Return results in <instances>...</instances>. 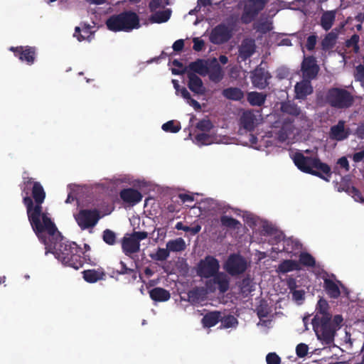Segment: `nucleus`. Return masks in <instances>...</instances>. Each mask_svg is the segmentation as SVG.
<instances>
[{"label": "nucleus", "mask_w": 364, "mask_h": 364, "mask_svg": "<svg viewBox=\"0 0 364 364\" xmlns=\"http://www.w3.org/2000/svg\"><path fill=\"white\" fill-rule=\"evenodd\" d=\"M20 188L28 221L39 240L45 245L46 255L52 252L64 265L75 269L81 268L84 264L81 247L74 242L65 241L43 210L46 193L41 183L31 177H23Z\"/></svg>", "instance_id": "f257e3e1"}, {"label": "nucleus", "mask_w": 364, "mask_h": 364, "mask_svg": "<svg viewBox=\"0 0 364 364\" xmlns=\"http://www.w3.org/2000/svg\"><path fill=\"white\" fill-rule=\"evenodd\" d=\"M343 319L341 315L332 317L314 316L311 321L313 329L317 338L326 345H330L334 341L336 331L341 327Z\"/></svg>", "instance_id": "f03ea898"}, {"label": "nucleus", "mask_w": 364, "mask_h": 364, "mask_svg": "<svg viewBox=\"0 0 364 364\" xmlns=\"http://www.w3.org/2000/svg\"><path fill=\"white\" fill-rule=\"evenodd\" d=\"M293 161L300 171L318 176L326 181H330L332 175L331 167L318 158L305 156L300 152H296Z\"/></svg>", "instance_id": "7ed1b4c3"}, {"label": "nucleus", "mask_w": 364, "mask_h": 364, "mask_svg": "<svg viewBox=\"0 0 364 364\" xmlns=\"http://www.w3.org/2000/svg\"><path fill=\"white\" fill-rule=\"evenodd\" d=\"M107 28L113 32H129L140 28L139 16L134 11H124L118 14L112 15L106 21Z\"/></svg>", "instance_id": "20e7f679"}, {"label": "nucleus", "mask_w": 364, "mask_h": 364, "mask_svg": "<svg viewBox=\"0 0 364 364\" xmlns=\"http://www.w3.org/2000/svg\"><path fill=\"white\" fill-rule=\"evenodd\" d=\"M325 99L328 105L338 109L350 108L354 102L353 95L348 90L340 87L328 89Z\"/></svg>", "instance_id": "39448f33"}, {"label": "nucleus", "mask_w": 364, "mask_h": 364, "mask_svg": "<svg viewBox=\"0 0 364 364\" xmlns=\"http://www.w3.org/2000/svg\"><path fill=\"white\" fill-rule=\"evenodd\" d=\"M74 218L82 230L93 228L101 218L100 211L97 208H82L74 214Z\"/></svg>", "instance_id": "423d86ee"}, {"label": "nucleus", "mask_w": 364, "mask_h": 364, "mask_svg": "<svg viewBox=\"0 0 364 364\" xmlns=\"http://www.w3.org/2000/svg\"><path fill=\"white\" fill-rule=\"evenodd\" d=\"M207 291L215 293L217 290L220 294H225L230 288V277L223 272H218L217 274L207 279L205 283Z\"/></svg>", "instance_id": "0eeeda50"}, {"label": "nucleus", "mask_w": 364, "mask_h": 364, "mask_svg": "<svg viewBox=\"0 0 364 364\" xmlns=\"http://www.w3.org/2000/svg\"><path fill=\"white\" fill-rule=\"evenodd\" d=\"M269 0H247L244 6L240 20L242 23L248 24L253 21L259 13L262 11Z\"/></svg>", "instance_id": "6e6552de"}, {"label": "nucleus", "mask_w": 364, "mask_h": 364, "mask_svg": "<svg viewBox=\"0 0 364 364\" xmlns=\"http://www.w3.org/2000/svg\"><path fill=\"white\" fill-rule=\"evenodd\" d=\"M220 270V263L218 259L211 255H207L200 259L196 267L197 275L201 278L209 279Z\"/></svg>", "instance_id": "1a4fd4ad"}, {"label": "nucleus", "mask_w": 364, "mask_h": 364, "mask_svg": "<svg viewBox=\"0 0 364 364\" xmlns=\"http://www.w3.org/2000/svg\"><path fill=\"white\" fill-rule=\"evenodd\" d=\"M247 268V261L239 254H231L224 264V269L232 277L243 274Z\"/></svg>", "instance_id": "9d476101"}, {"label": "nucleus", "mask_w": 364, "mask_h": 364, "mask_svg": "<svg viewBox=\"0 0 364 364\" xmlns=\"http://www.w3.org/2000/svg\"><path fill=\"white\" fill-rule=\"evenodd\" d=\"M233 28L221 23L214 27L209 36L210 41L215 45L227 43L232 37Z\"/></svg>", "instance_id": "9b49d317"}, {"label": "nucleus", "mask_w": 364, "mask_h": 364, "mask_svg": "<svg viewBox=\"0 0 364 364\" xmlns=\"http://www.w3.org/2000/svg\"><path fill=\"white\" fill-rule=\"evenodd\" d=\"M9 50L14 53L15 57L22 62H26L28 65H33L36 60L37 49L34 46H12L9 48Z\"/></svg>", "instance_id": "f8f14e48"}, {"label": "nucleus", "mask_w": 364, "mask_h": 364, "mask_svg": "<svg viewBox=\"0 0 364 364\" xmlns=\"http://www.w3.org/2000/svg\"><path fill=\"white\" fill-rule=\"evenodd\" d=\"M271 77V74L262 68L261 64L255 68L250 75L253 86L260 90L264 89L269 85V80Z\"/></svg>", "instance_id": "ddd939ff"}, {"label": "nucleus", "mask_w": 364, "mask_h": 364, "mask_svg": "<svg viewBox=\"0 0 364 364\" xmlns=\"http://www.w3.org/2000/svg\"><path fill=\"white\" fill-rule=\"evenodd\" d=\"M301 71L304 79L311 80L316 77L319 67L314 56L304 57L301 63Z\"/></svg>", "instance_id": "4468645a"}, {"label": "nucleus", "mask_w": 364, "mask_h": 364, "mask_svg": "<svg viewBox=\"0 0 364 364\" xmlns=\"http://www.w3.org/2000/svg\"><path fill=\"white\" fill-rule=\"evenodd\" d=\"M119 196L124 203L134 206L141 202L143 196L138 190L133 188H124L120 191Z\"/></svg>", "instance_id": "2eb2a0df"}, {"label": "nucleus", "mask_w": 364, "mask_h": 364, "mask_svg": "<svg viewBox=\"0 0 364 364\" xmlns=\"http://www.w3.org/2000/svg\"><path fill=\"white\" fill-rule=\"evenodd\" d=\"M345 121L339 120L337 124L332 126L329 132V137L336 141H343L350 135V129L345 128Z\"/></svg>", "instance_id": "dca6fc26"}, {"label": "nucleus", "mask_w": 364, "mask_h": 364, "mask_svg": "<svg viewBox=\"0 0 364 364\" xmlns=\"http://www.w3.org/2000/svg\"><path fill=\"white\" fill-rule=\"evenodd\" d=\"M255 41L252 38H245L244 39L241 45L239 46L238 52L239 55L238 58H240L242 61H246L248 58H250L255 52Z\"/></svg>", "instance_id": "f3484780"}, {"label": "nucleus", "mask_w": 364, "mask_h": 364, "mask_svg": "<svg viewBox=\"0 0 364 364\" xmlns=\"http://www.w3.org/2000/svg\"><path fill=\"white\" fill-rule=\"evenodd\" d=\"M188 88L196 95H201L205 93V88L202 80L195 73H188Z\"/></svg>", "instance_id": "a211bd4d"}, {"label": "nucleus", "mask_w": 364, "mask_h": 364, "mask_svg": "<svg viewBox=\"0 0 364 364\" xmlns=\"http://www.w3.org/2000/svg\"><path fill=\"white\" fill-rule=\"evenodd\" d=\"M296 97L300 100H304L308 95H311L314 90L311 84V80L304 79L297 82L294 87Z\"/></svg>", "instance_id": "6ab92c4d"}, {"label": "nucleus", "mask_w": 364, "mask_h": 364, "mask_svg": "<svg viewBox=\"0 0 364 364\" xmlns=\"http://www.w3.org/2000/svg\"><path fill=\"white\" fill-rule=\"evenodd\" d=\"M187 74L195 73L198 74L201 76H205L208 72V66L207 62L203 59H197L196 60L191 62L186 66Z\"/></svg>", "instance_id": "aec40b11"}, {"label": "nucleus", "mask_w": 364, "mask_h": 364, "mask_svg": "<svg viewBox=\"0 0 364 364\" xmlns=\"http://www.w3.org/2000/svg\"><path fill=\"white\" fill-rule=\"evenodd\" d=\"M207 75H208L210 80L215 83H218L223 79L224 71L215 58L213 59L212 63L208 67Z\"/></svg>", "instance_id": "412c9836"}, {"label": "nucleus", "mask_w": 364, "mask_h": 364, "mask_svg": "<svg viewBox=\"0 0 364 364\" xmlns=\"http://www.w3.org/2000/svg\"><path fill=\"white\" fill-rule=\"evenodd\" d=\"M122 249L126 255L130 256L139 251L140 243H138L131 235L124 236L122 240Z\"/></svg>", "instance_id": "4be33fe9"}, {"label": "nucleus", "mask_w": 364, "mask_h": 364, "mask_svg": "<svg viewBox=\"0 0 364 364\" xmlns=\"http://www.w3.org/2000/svg\"><path fill=\"white\" fill-rule=\"evenodd\" d=\"M82 274L84 280L88 283H95L104 280L106 276L102 268L84 270Z\"/></svg>", "instance_id": "5701e85b"}, {"label": "nucleus", "mask_w": 364, "mask_h": 364, "mask_svg": "<svg viewBox=\"0 0 364 364\" xmlns=\"http://www.w3.org/2000/svg\"><path fill=\"white\" fill-rule=\"evenodd\" d=\"M257 117L252 111H245L240 117L241 126L247 131H253L256 127Z\"/></svg>", "instance_id": "b1692460"}, {"label": "nucleus", "mask_w": 364, "mask_h": 364, "mask_svg": "<svg viewBox=\"0 0 364 364\" xmlns=\"http://www.w3.org/2000/svg\"><path fill=\"white\" fill-rule=\"evenodd\" d=\"M91 26L87 23H82L81 27L76 26L75 28L74 37L79 41L87 40L90 41L93 38L94 32L91 31Z\"/></svg>", "instance_id": "393cba45"}, {"label": "nucleus", "mask_w": 364, "mask_h": 364, "mask_svg": "<svg viewBox=\"0 0 364 364\" xmlns=\"http://www.w3.org/2000/svg\"><path fill=\"white\" fill-rule=\"evenodd\" d=\"M151 299L157 302H164L168 301L171 294L169 291L161 287H155L149 291Z\"/></svg>", "instance_id": "a878e982"}, {"label": "nucleus", "mask_w": 364, "mask_h": 364, "mask_svg": "<svg viewBox=\"0 0 364 364\" xmlns=\"http://www.w3.org/2000/svg\"><path fill=\"white\" fill-rule=\"evenodd\" d=\"M221 313L220 311H211L204 315L202 318L203 327L210 328L215 326L220 321Z\"/></svg>", "instance_id": "bb28decb"}, {"label": "nucleus", "mask_w": 364, "mask_h": 364, "mask_svg": "<svg viewBox=\"0 0 364 364\" xmlns=\"http://www.w3.org/2000/svg\"><path fill=\"white\" fill-rule=\"evenodd\" d=\"M323 287L327 294L333 299H337L341 295V291L338 285L330 279H325Z\"/></svg>", "instance_id": "cd10ccee"}, {"label": "nucleus", "mask_w": 364, "mask_h": 364, "mask_svg": "<svg viewBox=\"0 0 364 364\" xmlns=\"http://www.w3.org/2000/svg\"><path fill=\"white\" fill-rule=\"evenodd\" d=\"M267 98V95L258 92H248L247 100L252 106H262L264 104Z\"/></svg>", "instance_id": "c85d7f7f"}, {"label": "nucleus", "mask_w": 364, "mask_h": 364, "mask_svg": "<svg viewBox=\"0 0 364 364\" xmlns=\"http://www.w3.org/2000/svg\"><path fill=\"white\" fill-rule=\"evenodd\" d=\"M299 263L293 259H285L282 261L278 266V272L285 274L293 270H300Z\"/></svg>", "instance_id": "c756f323"}, {"label": "nucleus", "mask_w": 364, "mask_h": 364, "mask_svg": "<svg viewBox=\"0 0 364 364\" xmlns=\"http://www.w3.org/2000/svg\"><path fill=\"white\" fill-rule=\"evenodd\" d=\"M222 94L226 99L235 101H240L244 97V92L238 87L225 88Z\"/></svg>", "instance_id": "7c9ffc66"}, {"label": "nucleus", "mask_w": 364, "mask_h": 364, "mask_svg": "<svg viewBox=\"0 0 364 364\" xmlns=\"http://www.w3.org/2000/svg\"><path fill=\"white\" fill-rule=\"evenodd\" d=\"M205 294L203 289L195 287L188 292V301L192 304H198L203 299Z\"/></svg>", "instance_id": "2f4dec72"}, {"label": "nucleus", "mask_w": 364, "mask_h": 364, "mask_svg": "<svg viewBox=\"0 0 364 364\" xmlns=\"http://www.w3.org/2000/svg\"><path fill=\"white\" fill-rule=\"evenodd\" d=\"M166 247L170 252H181L183 251L186 246L184 240L181 237L175 240H171L166 243Z\"/></svg>", "instance_id": "473e14b6"}, {"label": "nucleus", "mask_w": 364, "mask_h": 364, "mask_svg": "<svg viewBox=\"0 0 364 364\" xmlns=\"http://www.w3.org/2000/svg\"><path fill=\"white\" fill-rule=\"evenodd\" d=\"M281 110L284 113L294 117H298L301 113V109L297 105L290 101L282 102L281 105Z\"/></svg>", "instance_id": "72a5a7b5"}, {"label": "nucleus", "mask_w": 364, "mask_h": 364, "mask_svg": "<svg viewBox=\"0 0 364 364\" xmlns=\"http://www.w3.org/2000/svg\"><path fill=\"white\" fill-rule=\"evenodd\" d=\"M171 15V11L168 9L157 11L152 14L150 17V20L153 23H161L168 21Z\"/></svg>", "instance_id": "f704fd0d"}, {"label": "nucleus", "mask_w": 364, "mask_h": 364, "mask_svg": "<svg viewBox=\"0 0 364 364\" xmlns=\"http://www.w3.org/2000/svg\"><path fill=\"white\" fill-rule=\"evenodd\" d=\"M238 287L242 294L247 295L251 293L254 290V285L250 275H246L240 282H239Z\"/></svg>", "instance_id": "c9c22d12"}, {"label": "nucleus", "mask_w": 364, "mask_h": 364, "mask_svg": "<svg viewBox=\"0 0 364 364\" xmlns=\"http://www.w3.org/2000/svg\"><path fill=\"white\" fill-rule=\"evenodd\" d=\"M335 13L332 11L324 12L321 18V26L325 31H328L335 21Z\"/></svg>", "instance_id": "e433bc0d"}, {"label": "nucleus", "mask_w": 364, "mask_h": 364, "mask_svg": "<svg viewBox=\"0 0 364 364\" xmlns=\"http://www.w3.org/2000/svg\"><path fill=\"white\" fill-rule=\"evenodd\" d=\"M329 309V305L328 301L321 298L316 304V314L315 316H318L321 318V316H323V317H332L331 314L328 312Z\"/></svg>", "instance_id": "4c0bfd02"}, {"label": "nucleus", "mask_w": 364, "mask_h": 364, "mask_svg": "<svg viewBox=\"0 0 364 364\" xmlns=\"http://www.w3.org/2000/svg\"><path fill=\"white\" fill-rule=\"evenodd\" d=\"M337 39V34L334 32H330L324 37L321 41V48L323 50H328L334 47Z\"/></svg>", "instance_id": "58836bf2"}, {"label": "nucleus", "mask_w": 364, "mask_h": 364, "mask_svg": "<svg viewBox=\"0 0 364 364\" xmlns=\"http://www.w3.org/2000/svg\"><path fill=\"white\" fill-rule=\"evenodd\" d=\"M220 223L223 227L230 229H239L241 223L239 220L228 215H222L220 217Z\"/></svg>", "instance_id": "ea45409f"}, {"label": "nucleus", "mask_w": 364, "mask_h": 364, "mask_svg": "<svg viewBox=\"0 0 364 364\" xmlns=\"http://www.w3.org/2000/svg\"><path fill=\"white\" fill-rule=\"evenodd\" d=\"M299 265L302 264L308 267H314L316 265V260L314 257L308 252H301L299 257Z\"/></svg>", "instance_id": "a19ab883"}, {"label": "nucleus", "mask_w": 364, "mask_h": 364, "mask_svg": "<svg viewBox=\"0 0 364 364\" xmlns=\"http://www.w3.org/2000/svg\"><path fill=\"white\" fill-rule=\"evenodd\" d=\"M119 264L121 265V268L120 269L114 270L112 272L114 275L129 274L134 280L136 279L137 273L134 269L127 267V264L123 261H120Z\"/></svg>", "instance_id": "79ce46f5"}, {"label": "nucleus", "mask_w": 364, "mask_h": 364, "mask_svg": "<svg viewBox=\"0 0 364 364\" xmlns=\"http://www.w3.org/2000/svg\"><path fill=\"white\" fill-rule=\"evenodd\" d=\"M291 132L290 124H284L277 134L278 140L281 142L285 141Z\"/></svg>", "instance_id": "37998d69"}, {"label": "nucleus", "mask_w": 364, "mask_h": 364, "mask_svg": "<svg viewBox=\"0 0 364 364\" xmlns=\"http://www.w3.org/2000/svg\"><path fill=\"white\" fill-rule=\"evenodd\" d=\"M103 241L109 245H114L116 243V234L109 229H106L102 233Z\"/></svg>", "instance_id": "c03bdc74"}, {"label": "nucleus", "mask_w": 364, "mask_h": 364, "mask_svg": "<svg viewBox=\"0 0 364 364\" xmlns=\"http://www.w3.org/2000/svg\"><path fill=\"white\" fill-rule=\"evenodd\" d=\"M180 123H175L174 121L171 120L162 125V129L166 132L177 133L181 129Z\"/></svg>", "instance_id": "a18cd8bd"}, {"label": "nucleus", "mask_w": 364, "mask_h": 364, "mask_svg": "<svg viewBox=\"0 0 364 364\" xmlns=\"http://www.w3.org/2000/svg\"><path fill=\"white\" fill-rule=\"evenodd\" d=\"M221 327L228 328L237 324V318L232 315H228L224 318L220 317Z\"/></svg>", "instance_id": "49530a36"}, {"label": "nucleus", "mask_w": 364, "mask_h": 364, "mask_svg": "<svg viewBox=\"0 0 364 364\" xmlns=\"http://www.w3.org/2000/svg\"><path fill=\"white\" fill-rule=\"evenodd\" d=\"M169 251L168 248H158L154 256H152V258L157 261H164L169 257Z\"/></svg>", "instance_id": "de8ad7c7"}, {"label": "nucleus", "mask_w": 364, "mask_h": 364, "mask_svg": "<svg viewBox=\"0 0 364 364\" xmlns=\"http://www.w3.org/2000/svg\"><path fill=\"white\" fill-rule=\"evenodd\" d=\"M360 40V37L358 34H353L350 39L346 41V46L347 47H353V50L355 53H358L360 50V47L358 46V42Z\"/></svg>", "instance_id": "09e8293b"}, {"label": "nucleus", "mask_w": 364, "mask_h": 364, "mask_svg": "<svg viewBox=\"0 0 364 364\" xmlns=\"http://www.w3.org/2000/svg\"><path fill=\"white\" fill-rule=\"evenodd\" d=\"M196 128L203 132H209L213 128V124L209 119H201L197 123Z\"/></svg>", "instance_id": "8fccbe9b"}, {"label": "nucleus", "mask_w": 364, "mask_h": 364, "mask_svg": "<svg viewBox=\"0 0 364 364\" xmlns=\"http://www.w3.org/2000/svg\"><path fill=\"white\" fill-rule=\"evenodd\" d=\"M309 350V347L306 344L301 343L296 347V353L299 358H304Z\"/></svg>", "instance_id": "3c124183"}, {"label": "nucleus", "mask_w": 364, "mask_h": 364, "mask_svg": "<svg viewBox=\"0 0 364 364\" xmlns=\"http://www.w3.org/2000/svg\"><path fill=\"white\" fill-rule=\"evenodd\" d=\"M267 364H281V358L276 353H269L266 356Z\"/></svg>", "instance_id": "603ef678"}, {"label": "nucleus", "mask_w": 364, "mask_h": 364, "mask_svg": "<svg viewBox=\"0 0 364 364\" xmlns=\"http://www.w3.org/2000/svg\"><path fill=\"white\" fill-rule=\"evenodd\" d=\"M317 41V36L314 34L309 36L307 38L306 43V48L308 50L311 51L314 50Z\"/></svg>", "instance_id": "864d4df0"}, {"label": "nucleus", "mask_w": 364, "mask_h": 364, "mask_svg": "<svg viewBox=\"0 0 364 364\" xmlns=\"http://www.w3.org/2000/svg\"><path fill=\"white\" fill-rule=\"evenodd\" d=\"M197 141L201 144L206 145L210 143V136L205 133L198 134L195 136Z\"/></svg>", "instance_id": "5fc2aeb1"}, {"label": "nucleus", "mask_w": 364, "mask_h": 364, "mask_svg": "<svg viewBox=\"0 0 364 364\" xmlns=\"http://www.w3.org/2000/svg\"><path fill=\"white\" fill-rule=\"evenodd\" d=\"M193 48L195 51L199 52L201 51L205 47V42L203 40L200 39L199 38H194L193 39Z\"/></svg>", "instance_id": "6e6d98bb"}, {"label": "nucleus", "mask_w": 364, "mask_h": 364, "mask_svg": "<svg viewBox=\"0 0 364 364\" xmlns=\"http://www.w3.org/2000/svg\"><path fill=\"white\" fill-rule=\"evenodd\" d=\"M131 236L136 241L140 243V241L147 238L148 233L145 231H134Z\"/></svg>", "instance_id": "4d7b16f0"}, {"label": "nucleus", "mask_w": 364, "mask_h": 364, "mask_svg": "<svg viewBox=\"0 0 364 364\" xmlns=\"http://www.w3.org/2000/svg\"><path fill=\"white\" fill-rule=\"evenodd\" d=\"M255 28H256L257 31L265 33L271 31L272 27L269 23L262 22L258 23L256 26H255Z\"/></svg>", "instance_id": "13d9d810"}, {"label": "nucleus", "mask_w": 364, "mask_h": 364, "mask_svg": "<svg viewBox=\"0 0 364 364\" xmlns=\"http://www.w3.org/2000/svg\"><path fill=\"white\" fill-rule=\"evenodd\" d=\"M349 193H350V194L352 195V196L355 198V200L356 201H363L364 200V198H363L360 191L358 189H357L355 187L352 186L349 189Z\"/></svg>", "instance_id": "bf43d9fd"}, {"label": "nucleus", "mask_w": 364, "mask_h": 364, "mask_svg": "<svg viewBox=\"0 0 364 364\" xmlns=\"http://www.w3.org/2000/svg\"><path fill=\"white\" fill-rule=\"evenodd\" d=\"M292 298L295 301H301L304 299V291L294 289L291 292Z\"/></svg>", "instance_id": "052dcab7"}, {"label": "nucleus", "mask_w": 364, "mask_h": 364, "mask_svg": "<svg viewBox=\"0 0 364 364\" xmlns=\"http://www.w3.org/2000/svg\"><path fill=\"white\" fill-rule=\"evenodd\" d=\"M183 47H184V41L183 39H179V40L176 41L172 46L173 50L176 52L181 51L183 50Z\"/></svg>", "instance_id": "680f3d73"}, {"label": "nucleus", "mask_w": 364, "mask_h": 364, "mask_svg": "<svg viewBox=\"0 0 364 364\" xmlns=\"http://www.w3.org/2000/svg\"><path fill=\"white\" fill-rule=\"evenodd\" d=\"M337 163H338V165H340L341 167L345 168L346 171H348L349 170V168H350L349 164H348V161L346 159V157L343 156V157L340 158L338 160Z\"/></svg>", "instance_id": "e2e57ef3"}, {"label": "nucleus", "mask_w": 364, "mask_h": 364, "mask_svg": "<svg viewBox=\"0 0 364 364\" xmlns=\"http://www.w3.org/2000/svg\"><path fill=\"white\" fill-rule=\"evenodd\" d=\"M355 134L360 139H364V123H360L356 130Z\"/></svg>", "instance_id": "0e129e2a"}, {"label": "nucleus", "mask_w": 364, "mask_h": 364, "mask_svg": "<svg viewBox=\"0 0 364 364\" xmlns=\"http://www.w3.org/2000/svg\"><path fill=\"white\" fill-rule=\"evenodd\" d=\"M178 198L183 203L193 202L194 200V197L193 196L186 193H180L178 195Z\"/></svg>", "instance_id": "69168bd1"}, {"label": "nucleus", "mask_w": 364, "mask_h": 364, "mask_svg": "<svg viewBox=\"0 0 364 364\" xmlns=\"http://www.w3.org/2000/svg\"><path fill=\"white\" fill-rule=\"evenodd\" d=\"M179 95L186 101L191 100V94L185 87H181L179 90Z\"/></svg>", "instance_id": "338daca9"}, {"label": "nucleus", "mask_w": 364, "mask_h": 364, "mask_svg": "<svg viewBox=\"0 0 364 364\" xmlns=\"http://www.w3.org/2000/svg\"><path fill=\"white\" fill-rule=\"evenodd\" d=\"M363 159H364V149L360 151L355 152L353 156V160L356 163L360 162Z\"/></svg>", "instance_id": "774afa93"}]
</instances>
